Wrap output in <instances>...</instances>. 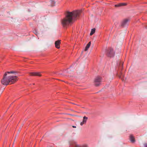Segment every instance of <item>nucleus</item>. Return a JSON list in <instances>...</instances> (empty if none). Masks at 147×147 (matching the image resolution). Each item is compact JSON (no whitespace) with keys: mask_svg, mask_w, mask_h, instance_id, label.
I'll list each match as a JSON object with an SVG mask.
<instances>
[{"mask_svg":"<svg viewBox=\"0 0 147 147\" xmlns=\"http://www.w3.org/2000/svg\"><path fill=\"white\" fill-rule=\"evenodd\" d=\"M107 55L110 57H112L114 56V53L113 51V49L111 48H109V50L108 51Z\"/></svg>","mask_w":147,"mask_h":147,"instance_id":"5","label":"nucleus"},{"mask_svg":"<svg viewBox=\"0 0 147 147\" xmlns=\"http://www.w3.org/2000/svg\"><path fill=\"white\" fill-rule=\"evenodd\" d=\"M16 71H11L5 72L3 76V78L1 80V84L7 86L9 83L13 84L17 80V77L13 76L11 74L17 73Z\"/></svg>","mask_w":147,"mask_h":147,"instance_id":"2","label":"nucleus"},{"mask_svg":"<svg viewBox=\"0 0 147 147\" xmlns=\"http://www.w3.org/2000/svg\"><path fill=\"white\" fill-rule=\"evenodd\" d=\"M85 123H85L84 122H83V121H82V122H81L80 123V125H82L84 124H85Z\"/></svg>","mask_w":147,"mask_h":147,"instance_id":"14","label":"nucleus"},{"mask_svg":"<svg viewBox=\"0 0 147 147\" xmlns=\"http://www.w3.org/2000/svg\"><path fill=\"white\" fill-rule=\"evenodd\" d=\"M95 28L92 29L90 34V35H92L95 32Z\"/></svg>","mask_w":147,"mask_h":147,"instance_id":"13","label":"nucleus"},{"mask_svg":"<svg viewBox=\"0 0 147 147\" xmlns=\"http://www.w3.org/2000/svg\"><path fill=\"white\" fill-rule=\"evenodd\" d=\"M72 127L73 128H76V126H73Z\"/></svg>","mask_w":147,"mask_h":147,"instance_id":"18","label":"nucleus"},{"mask_svg":"<svg viewBox=\"0 0 147 147\" xmlns=\"http://www.w3.org/2000/svg\"><path fill=\"white\" fill-rule=\"evenodd\" d=\"M88 119V118L86 116H84L83 118L82 121H83V122H84L86 123V122Z\"/></svg>","mask_w":147,"mask_h":147,"instance_id":"12","label":"nucleus"},{"mask_svg":"<svg viewBox=\"0 0 147 147\" xmlns=\"http://www.w3.org/2000/svg\"><path fill=\"white\" fill-rule=\"evenodd\" d=\"M129 20L128 19H125L124 20L121 22V26L124 27L129 22Z\"/></svg>","mask_w":147,"mask_h":147,"instance_id":"6","label":"nucleus"},{"mask_svg":"<svg viewBox=\"0 0 147 147\" xmlns=\"http://www.w3.org/2000/svg\"><path fill=\"white\" fill-rule=\"evenodd\" d=\"M51 2L52 3H53V4H55V2L53 0H51Z\"/></svg>","mask_w":147,"mask_h":147,"instance_id":"15","label":"nucleus"},{"mask_svg":"<svg viewBox=\"0 0 147 147\" xmlns=\"http://www.w3.org/2000/svg\"><path fill=\"white\" fill-rule=\"evenodd\" d=\"M144 147H147V144H144Z\"/></svg>","mask_w":147,"mask_h":147,"instance_id":"16","label":"nucleus"},{"mask_svg":"<svg viewBox=\"0 0 147 147\" xmlns=\"http://www.w3.org/2000/svg\"><path fill=\"white\" fill-rule=\"evenodd\" d=\"M126 5L127 4L125 3H119L117 5H115V6L116 7H119Z\"/></svg>","mask_w":147,"mask_h":147,"instance_id":"9","label":"nucleus"},{"mask_svg":"<svg viewBox=\"0 0 147 147\" xmlns=\"http://www.w3.org/2000/svg\"><path fill=\"white\" fill-rule=\"evenodd\" d=\"M29 74L31 76H37L40 77L42 76L40 72H31Z\"/></svg>","mask_w":147,"mask_h":147,"instance_id":"7","label":"nucleus"},{"mask_svg":"<svg viewBox=\"0 0 147 147\" xmlns=\"http://www.w3.org/2000/svg\"><path fill=\"white\" fill-rule=\"evenodd\" d=\"M101 82V78L100 77H97L94 80V84L96 86H98L100 84Z\"/></svg>","mask_w":147,"mask_h":147,"instance_id":"4","label":"nucleus"},{"mask_svg":"<svg viewBox=\"0 0 147 147\" xmlns=\"http://www.w3.org/2000/svg\"><path fill=\"white\" fill-rule=\"evenodd\" d=\"M61 43L60 40H58L55 42V46L56 48L57 49H59L60 48V45Z\"/></svg>","mask_w":147,"mask_h":147,"instance_id":"8","label":"nucleus"},{"mask_svg":"<svg viewBox=\"0 0 147 147\" xmlns=\"http://www.w3.org/2000/svg\"><path fill=\"white\" fill-rule=\"evenodd\" d=\"M69 142L70 145V147H88L86 145H84L82 146H80L76 142L73 141H69Z\"/></svg>","mask_w":147,"mask_h":147,"instance_id":"3","label":"nucleus"},{"mask_svg":"<svg viewBox=\"0 0 147 147\" xmlns=\"http://www.w3.org/2000/svg\"><path fill=\"white\" fill-rule=\"evenodd\" d=\"M81 12L80 11H75L72 12L67 11L65 17L61 21V23L64 27H66L69 24L72 23L73 21L78 17Z\"/></svg>","mask_w":147,"mask_h":147,"instance_id":"1","label":"nucleus"},{"mask_svg":"<svg viewBox=\"0 0 147 147\" xmlns=\"http://www.w3.org/2000/svg\"><path fill=\"white\" fill-rule=\"evenodd\" d=\"M146 28H147V26L146 27Z\"/></svg>","mask_w":147,"mask_h":147,"instance_id":"19","label":"nucleus"},{"mask_svg":"<svg viewBox=\"0 0 147 147\" xmlns=\"http://www.w3.org/2000/svg\"><path fill=\"white\" fill-rule=\"evenodd\" d=\"M120 65H121L122 66L123 65V63L122 62H121V63H120Z\"/></svg>","mask_w":147,"mask_h":147,"instance_id":"17","label":"nucleus"},{"mask_svg":"<svg viewBox=\"0 0 147 147\" xmlns=\"http://www.w3.org/2000/svg\"><path fill=\"white\" fill-rule=\"evenodd\" d=\"M130 140L131 142L132 143H134L135 141V140L134 137L132 135H130L129 136Z\"/></svg>","mask_w":147,"mask_h":147,"instance_id":"10","label":"nucleus"},{"mask_svg":"<svg viewBox=\"0 0 147 147\" xmlns=\"http://www.w3.org/2000/svg\"><path fill=\"white\" fill-rule=\"evenodd\" d=\"M91 45V42H90L86 45L85 48V51H86L88 50V48H89Z\"/></svg>","mask_w":147,"mask_h":147,"instance_id":"11","label":"nucleus"}]
</instances>
